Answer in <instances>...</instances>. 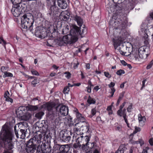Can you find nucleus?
Returning <instances> with one entry per match:
<instances>
[{"mask_svg": "<svg viewBox=\"0 0 153 153\" xmlns=\"http://www.w3.org/2000/svg\"><path fill=\"white\" fill-rule=\"evenodd\" d=\"M1 139L0 140V149L4 147L7 150L3 153H11L8 150H11L14 147L12 141L14 136L13 132L9 126L4 125L1 132Z\"/></svg>", "mask_w": 153, "mask_h": 153, "instance_id": "nucleus-1", "label": "nucleus"}, {"mask_svg": "<svg viewBox=\"0 0 153 153\" xmlns=\"http://www.w3.org/2000/svg\"><path fill=\"white\" fill-rule=\"evenodd\" d=\"M45 132L38 131L35 133L34 137L30 139L27 142L26 145V150L28 153H37L38 152V144L41 143L44 139L47 138L48 136H45Z\"/></svg>", "mask_w": 153, "mask_h": 153, "instance_id": "nucleus-2", "label": "nucleus"}, {"mask_svg": "<svg viewBox=\"0 0 153 153\" xmlns=\"http://www.w3.org/2000/svg\"><path fill=\"white\" fill-rule=\"evenodd\" d=\"M34 22V17L31 14H25L21 18L22 27L24 29L31 31L33 29Z\"/></svg>", "mask_w": 153, "mask_h": 153, "instance_id": "nucleus-3", "label": "nucleus"}, {"mask_svg": "<svg viewBox=\"0 0 153 153\" xmlns=\"http://www.w3.org/2000/svg\"><path fill=\"white\" fill-rule=\"evenodd\" d=\"M113 41L114 42V48L116 49L118 46L120 45L119 49L120 53L123 55L127 56L126 54L127 53V44H128V42H123L119 39H113Z\"/></svg>", "mask_w": 153, "mask_h": 153, "instance_id": "nucleus-4", "label": "nucleus"}, {"mask_svg": "<svg viewBox=\"0 0 153 153\" xmlns=\"http://www.w3.org/2000/svg\"><path fill=\"white\" fill-rule=\"evenodd\" d=\"M77 39L76 37L72 38V36L68 34L63 36L62 38H59V39H56L55 42H58V45L61 46L64 44H71L76 42Z\"/></svg>", "mask_w": 153, "mask_h": 153, "instance_id": "nucleus-5", "label": "nucleus"}, {"mask_svg": "<svg viewBox=\"0 0 153 153\" xmlns=\"http://www.w3.org/2000/svg\"><path fill=\"white\" fill-rule=\"evenodd\" d=\"M46 137L48 136L47 138L45 137V139H44L42 143L38 144V149H39L38 152H41V153H50L52 149L51 147L47 145L45 143H43L44 141H45L48 139V135H46V133L45 132V135Z\"/></svg>", "mask_w": 153, "mask_h": 153, "instance_id": "nucleus-6", "label": "nucleus"}, {"mask_svg": "<svg viewBox=\"0 0 153 153\" xmlns=\"http://www.w3.org/2000/svg\"><path fill=\"white\" fill-rule=\"evenodd\" d=\"M77 138L82 146V150L86 149L87 145H88L90 141V136L86 135L84 137L81 135H79Z\"/></svg>", "mask_w": 153, "mask_h": 153, "instance_id": "nucleus-7", "label": "nucleus"}, {"mask_svg": "<svg viewBox=\"0 0 153 153\" xmlns=\"http://www.w3.org/2000/svg\"><path fill=\"white\" fill-rule=\"evenodd\" d=\"M44 107H45L47 108L48 111H50L51 112H52V114H50L53 117L52 119L53 120L54 118L57 117V114L55 112H54V111H56V107L55 108V104L53 103H48V102L43 105Z\"/></svg>", "mask_w": 153, "mask_h": 153, "instance_id": "nucleus-8", "label": "nucleus"}, {"mask_svg": "<svg viewBox=\"0 0 153 153\" xmlns=\"http://www.w3.org/2000/svg\"><path fill=\"white\" fill-rule=\"evenodd\" d=\"M57 111H59L61 115L63 116H67L68 113V106L65 105H59L56 107Z\"/></svg>", "mask_w": 153, "mask_h": 153, "instance_id": "nucleus-9", "label": "nucleus"}, {"mask_svg": "<svg viewBox=\"0 0 153 153\" xmlns=\"http://www.w3.org/2000/svg\"><path fill=\"white\" fill-rule=\"evenodd\" d=\"M59 137L63 141L67 143L69 142L71 139V136L68 134L67 131H61L59 133Z\"/></svg>", "mask_w": 153, "mask_h": 153, "instance_id": "nucleus-10", "label": "nucleus"}, {"mask_svg": "<svg viewBox=\"0 0 153 153\" xmlns=\"http://www.w3.org/2000/svg\"><path fill=\"white\" fill-rule=\"evenodd\" d=\"M22 5L20 6H14L11 9V12L13 16L16 17H18L21 14L22 10L23 9Z\"/></svg>", "mask_w": 153, "mask_h": 153, "instance_id": "nucleus-11", "label": "nucleus"}, {"mask_svg": "<svg viewBox=\"0 0 153 153\" xmlns=\"http://www.w3.org/2000/svg\"><path fill=\"white\" fill-rule=\"evenodd\" d=\"M70 33L69 34L72 36V38L76 37L77 39V41L78 39L77 36L79 34H80V29L79 27L77 26H75L73 27L70 30Z\"/></svg>", "mask_w": 153, "mask_h": 153, "instance_id": "nucleus-12", "label": "nucleus"}, {"mask_svg": "<svg viewBox=\"0 0 153 153\" xmlns=\"http://www.w3.org/2000/svg\"><path fill=\"white\" fill-rule=\"evenodd\" d=\"M71 17L76 22L78 25L80 27L82 25L83 23V20L80 16L76 14H74L72 15Z\"/></svg>", "mask_w": 153, "mask_h": 153, "instance_id": "nucleus-13", "label": "nucleus"}, {"mask_svg": "<svg viewBox=\"0 0 153 153\" xmlns=\"http://www.w3.org/2000/svg\"><path fill=\"white\" fill-rule=\"evenodd\" d=\"M25 107L22 106L19 107L17 110L16 113L19 117H22L24 114L26 113Z\"/></svg>", "mask_w": 153, "mask_h": 153, "instance_id": "nucleus-14", "label": "nucleus"}, {"mask_svg": "<svg viewBox=\"0 0 153 153\" xmlns=\"http://www.w3.org/2000/svg\"><path fill=\"white\" fill-rule=\"evenodd\" d=\"M84 125H82L81 128V130H82L83 132L81 133L82 135L84 133H89L90 132L89 130V123H87L85 122L84 123Z\"/></svg>", "mask_w": 153, "mask_h": 153, "instance_id": "nucleus-15", "label": "nucleus"}, {"mask_svg": "<svg viewBox=\"0 0 153 153\" xmlns=\"http://www.w3.org/2000/svg\"><path fill=\"white\" fill-rule=\"evenodd\" d=\"M70 13L68 11H63L59 15L60 18L64 21H67L70 17Z\"/></svg>", "mask_w": 153, "mask_h": 153, "instance_id": "nucleus-16", "label": "nucleus"}, {"mask_svg": "<svg viewBox=\"0 0 153 153\" xmlns=\"http://www.w3.org/2000/svg\"><path fill=\"white\" fill-rule=\"evenodd\" d=\"M58 146V147L59 148V150H58L57 151H60L62 153H68L70 149V147L68 145H59Z\"/></svg>", "mask_w": 153, "mask_h": 153, "instance_id": "nucleus-17", "label": "nucleus"}, {"mask_svg": "<svg viewBox=\"0 0 153 153\" xmlns=\"http://www.w3.org/2000/svg\"><path fill=\"white\" fill-rule=\"evenodd\" d=\"M59 9L55 5L52 6L50 8L49 14L50 15H54L58 14Z\"/></svg>", "mask_w": 153, "mask_h": 153, "instance_id": "nucleus-18", "label": "nucleus"}, {"mask_svg": "<svg viewBox=\"0 0 153 153\" xmlns=\"http://www.w3.org/2000/svg\"><path fill=\"white\" fill-rule=\"evenodd\" d=\"M151 30L152 33L153 32V28H151ZM149 30H146L145 31V34H144V36H143V39L145 40L144 42L146 44L148 43V37L152 35V33L151 34L149 33Z\"/></svg>", "mask_w": 153, "mask_h": 153, "instance_id": "nucleus-19", "label": "nucleus"}, {"mask_svg": "<svg viewBox=\"0 0 153 153\" xmlns=\"http://www.w3.org/2000/svg\"><path fill=\"white\" fill-rule=\"evenodd\" d=\"M57 4L59 7L62 9H65L67 7V4L65 0H58Z\"/></svg>", "mask_w": 153, "mask_h": 153, "instance_id": "nucleus-20", "label": "nucleus"}, {"mask_svg": "<svg viewBox=\"0 0 153 153\" xmlns=\"http://www.w3.org/2000/svg\"><path fill=\"white\" fill-rule=\"evenodd\" d=\"M138 120L139 125L141 126H143L146 121V118L145 116H142L141 114L138 115Z\"/></svg>", "mask_w": 153, "mask_h": 153, "instance_id": "nucleus-21", "label": "nucleus"}, {"mask_svg": "<svg viewBox=\"0 0 153 153\" xmlns=\"http://www.w3.org/2000/svg\"><path fill=\"white\" fill-rule=\"evenodd\" d=\"M77 112L76 113V118L79 121L81 122L82 123H84L86 122V120L85 117L82 116V115L78 111V110H76ZM80 123V122H79Z\"/></svg>", "mask_w": 153, "mask_h": 153, "instance_id": "nucleus-22", "label": "nucleus"}, {"mask_svg": "<svg viewBox=\"0 0 153 153\" xmlns=\"http://www.w3.org/2000/svg\"><path fill=\"white\" fill-rule=\"evenodd\" d=\"M120 20L118 21V22H120V23H121L120 25L121 27H122V29L125 28L126 26L127 23V21L126 19V17H125L123 18H119V19Z\"/></svg>", "mask_w": 153, "mask_h": 153, "instance_id": "nucleus-23", "label": "nucleus"}, {"mask_svg": "<svg viewBox=\"0 0 153 153\" xmlns=\"http://www.w3.org/2000/svg\"><path fill=\"white\" fill-rule=\"evenodd\" d=\"M139 55L138 52H137V49H134V51L132 52L131 56L132 57L133 56L136 60L139 61L141 59Z\"/></svg>", "mask_w": 153, "mask_h": 153, "instance_id": "nucleus-24", "label": "nucleus"}, {"mask_svg": "<svg viewBox=\"0 0 153 153\" xmlns=\"http://www.w3.org/2000/svg\"><path fill=\"white\" fill-rule=\"evenodd\" d=\"M36 34L38 37L41 38H44L46 36V32L45 31L39 30L36 32Z\"/></svg>", "mask_w": 153, "mask_h": 153, "instance_id": "nucleus-25", "label": "nucleus"}, {"mask_svg": "<svg viewBox=\"0 0 153 153\" xmlns=\"http://www.w3.org/2000/svg\"><path fill=\"white\" fill-rule=\"evenodd\" d=\"M137 52L139 54V55L141 59L145 57V55H146V54L145 53V50L142 47L140 48L137 50Z\"/></svg>", "mask_w": 153, "mask_h": 153, "instance_id": "nucleus-26", "label": "nucleus"}, {"mask_svg": "<svg viewBox=\"0 0 153 153\" xmlns=\"http://www.w3.org/2000/svg\"><path fill=\"white\" fill-rule=\"evenodd\" d=\"M127 52L129 54L127 55H131V53L132 52L134 51V49H133V46L132 44L129 42H128V44H127Z\"/></svg>", "mask_w": 153, "mask_h": 153, "instance_id": "nucleus-27", "label": "nucleus"}, {"mask_svg": "<svg viewBox=\"0 0 153 153\" xmlns=\"http://www.w3.org/2000/svg\"><path fill=\"white\" fill-rule=\"evenodd\" d=\"M126 149L127 148L124 145H121L120 146L118 149L115 152V153H123Z\"/></svg>", "mask_w": 153, "mask_h": 153, "instance_id": "nucleus-28", "label": "nucleus"}, {"mask_svg": "<svg viewBox=\"0 0 153 153\" xmlns=\"http://www.w3.org/2000/svg\"><path fill=\"white\" fill-rule=\"evenodd\" d=\"M80 124V123L79 122H78L77 123H76L74 125V130L75 131V132H76V134L78 135H81V133L79 131V128L78 127H80V126H79L78 125H79Z\"/></svg>", "mask_w": 153, "mask_h": 153, "instance_id": "nucleus-29", "label": "nucleus"}, {"mask_svg": "<svg viewBox=\"0 0 153 153\" xmlns=\"http://www.w3.org/2000/svg\"><path fill=\"white\" fill-rule=\"evenodd\" d=\"M81 146H82L81 144L80 143V142L79 141L78 138H77L76 141V143H74L73 145V147L75 149H80Z\"/></svg>", "mask_w": 153, "mask_h": 153, "instance_id": "nucleus-30", "label": "nucleus"}, {"mask_svg": "<svg viewBox=\"0 0 153 153\" xmlns=\"http://www.w3.org/2000/svg\"><path fill=\"white\" fill-rule=\"evenodd\" d=\"M22 0H11L13 4L15 5V6H19V5L20 6H21L22 5L21 3L22 1Z\"/></svg>", "mask_w": 153, "mask_h": 153, "instance_id": "nucleus-31", "label": "nucleus"}, {"mask_svg": "<svg viewBox=\"0 0 153 153\" xmlns=\"http://www.w3.org/2000/svg\"><path fill=\"white\" fill-rule=\"evenodd\" d=\"M31 117V114L29 113L25 114L22 117V118L25 120L27 121L29 120Z\"/></svg>", "mask_w": 153, "mask_h": 153, "instance_id": "nucleus-32", "label": "nucleus"}, {"mask_svg": "<svg viewBox=\"0 0 153 153\" xmlns=\"http://www.w3.org/2000/svg\"><path fill=\"white\" fill-rule=\"evenodd\" d=\"M27 130L21 129L20 130L19 133H21L20 138L24 139L26 136Z\"/></svg>", "mask_w": 153, "mask_h": 153, "instance_id": "nucleus-33", "label": "nucleus"}, {"mask_svg": "<svg viewBox=\"0 0 153 153\" xmlns=\"http://www.w3.org/2000/svg\"><path fill=\"white\" fill-rule=\"evenodd\" d=\"M87 102L90 104H94L96 103V100L92 98L90 96H89Z\"/></svg>", "mask_w": 153, "mask_h": 153, "instance_id": "nucleus-34", "label": "nucleus"}, {"mask_svg": "<svg viewBox=\"0 0 153 153\" xmlns=\"http://www.w3.org/2000/svg\"><path fill=\"white\" fill-rule=\"evenodd\" d=\"M44 114V113L43 112L40 111L35 114V117L38 119H40Z\"/></svg>", "mask_w": 153, "mask_h": 153, "instance_id": "nucleus-35", "label": "nucleus"}, {"mask_svg": "<svg viewBox=\"0 0 153 153\" xmlns=\"http://www.w3.org/2000/svg\"><path fill=\"white\" fill-rule=\"evenodd\" d=\"M38 109V107L36 105H30L28 106V109L30 111H34Z\"/></svg>", "mask_w": 153, "mask_h": 153, "instance_id": "nucleus-36", "label": "nucleus"}, {"mask_svg": "<svg viewBox=\"0 0 153 153\" xmlns=\"http://www.w3.org/2000/svg\"><path fill=\"white\" fill-rule=\"evenodd\" d=\"M3 76L4 78H5L7 77H12L13 76V74L10 72H5Z\"/></svg>", "mask_w": 153, "mask_h": 153, "instance_id": "nucleus-37", "label": "nucleus"}, {"mask_svg": "<svg viewBox=\"0 0 153 153\" xmlns=\"http://www.w3.org/2000/svg\"><path fill=\"white\" fill-rule=\"evenodd\" d=\"M69 26L68 25H67L66 27H65V28L63 29V30L62 31V33L63 34H66L67 33V32L69 31Z\"/></svg>", "mask_w": 153, "mask_h": 153, "instance_id": "nucleus-38", "label": "nucleus"}, {"mask_svg": "<svg viewBox=\"0 0 153 153\" xmlns=\"http://www.w3.org/2000/svg\"><path fill=\"white\" fill-rule=\"evenodd\" d=\"M126 103V102H125L122 103V105L120 106V109L118 110L117 112V113H118V114H120V113L121 111H122V109Z\"/></svg>", "mask_w": 153, "mask_h": 153, "instance_id": "nucleus-39", "label": "nucleus"}, {"mask_svg": "<svg viewBox=\"0 0 153 153\" xmlns=\"http://www.w3.org/2000/svg\"><path fill=\"white\" fill-rule=\"evenodd\" d=\"M94 146V144L93 143L88 142V145H87L86 149H91Z\"/></svg>", "mask_w": 153, "mask_h": 153, "instance_id": "nucleus-40", "label": "nucleus"}, {"mask_svg": "<svg viewBox=\"0 0 153 153\" xmlns=\"http://www.w3.org/2000/svg\"><path fill=\"white\" fill-rule=\"evenodd\" d=\"M83 28L82 29V32L81 30H80V34H79V35L81 34H86L87 33V29L85 27H82Z\"/></svg>", "mask_w": 153, "mask_h": 153, "instance_id": "nucleus-41", "label": "nucleus"}, {"mask_svg": "<svg viewBox=\"0 0 153 153\" xmlns=\"http://www.w3.org/2000/svg\"><path fill=\"white\" fill-rule=\"evenodd\" d=\"M125 73V71L122 69H120L118 70L116 72L117 74L119 76H121V75L124 74Z\"/></svg>", "mask_w": 153, "mask_h": 153, "instance_id": "nucleus-42", "label": "nucleus"}, {"mask_svg": "<svg viewBox=\"0 0 153 153\" xmlns=\"http://www.w3.org/2000/svg\"><path fill=\"white\" fill-rule=\"evenodd\" d=\"M96 109L95 108H92L91 110V115L90 116L91 117L94 116L96 113Z\"/></svg>", "mask_w": 153, "mask_h": 153, "instance_id": "nucleus-43", "label": "nucleus"}, {"mask_svg": "<svg viewBox=\"0 0 153 153\" xmlns=\"http://www.w3.org/2000/svg\"><path fill=\"white\" fill-rule=\"evenodd\" d=\"M38 81L37 78L34 79L31 82V85H33V87H35L36 84L38 83Z\"/></svg>", "mask_w": 153, "mask_h": 153, "instance_id": "nucleus-44", "label": "nucleus"}, {"mask_svg": "<svg viewBox=\"0 0 153 153\" xmlns=\"http://www.w3.org/2000/svg\"><path fill=\"white\" fill-rule=\"evenodd\" d=\"M8 68V67L2 66L1 67V71L4 74L5 72H7L6 71L7 70Z\"/></svg>", "mask_w": 153, "mask_h": 153, "instance_id": "nucleus-45", "label": "nucleus"}, {"mask_svg": "<svg viewBox=\"0 0 153 153\" xmlns=\"http://www.w3.org/2000/svg\"><path fill=\"white\" fill-rule=\"evenodd\" d=\"M14 131L15 133V134L16 135V137L17 138H19V135H20L21 134V133H19H19L18 132V131L16 129V126H15L14 127Z\"/></svg>", "mask_w": 153, "mask_h": 153, "instance_id": "nucleus-46", "label": "nucleus"}, {"mask_svg": "<svg viewBox=\"0 0 153 153\" xmlns=\"http://www.w3.org/2000/svg\"><path fill=\"white\" fill-rule=\"evenodd\" d=\"M69 87L66 86L64 88L63 92L65 94L68 93V92L69 91Z\"/></svg>", "mask_w": 153, "mask_h": 153, "instance_id": "nucleus-47", "label": "nucleus"}, {"mask_svg": "<svg viewBox=\"0 0 153 153\" xmlns=\"http://www.w3.org/2000/svg\"><path fill=\"white\" fill-rule=\"evenodd\" d=\"M153 65V59L149 63V65L147 66L146 68L147 69H150Z\"/></svg>", "mask_w": 153, "mask_h": 153, "instance_id": "nucleus-48", "label": "nucleus"}, {"mask_svg": "<svg viewBox=\"0 0 153 153\" xmlns=\"http://www.w3.org/2000/svg\"><path fill=\"white\" fill-rule=\"evenodd\" d=\"M65 77L69 79L71 77V74L69 72H66L65 73Z\"/></svg>", "mask_w": 153, "mask_h": 153, "instance_id": "nucleus-49", "label": "nucleus"}, {"mask_svg": "<svg viewBox=\"0 0 153 153\" xmlns=\"http://www.w3.org/2000/svg\"><path fill=\"white\" fill-rule=\"evenodd\" d=\"M10 94L8 91H7L4 94V97L6 99L7 97H9Z\"/></svg>", "mask_w": 153, "mask_h": 153, "instance_id": "nucleus-50", "label": "nucleus"}, {"mask_svg": "<svg viewBox=\"0 0 153 153\" xmlns=\"http://www.w3.org/2000/svg\"><path fill=\"white\" fill-rule=\"evenodd\" d=\"M104 75L105 76L108 78H110L111 77V75L109 74L108 72H104Z\"/></svg>", "mask_w": 153, "mask_h": 153, "instance_id": "nucleus-51", "label": "nucleus"}, {"mask_svg": "<svg viewBox=\"0 0 153 153\" xmlns=\"http://www.w3.org/2000/svg\"><path fill=\"white\" fill-rule=\"evenodd\" d=\"M141 131V129L140 128L135 126V130L134 132L135 133H137V132L140 131Z\"/></svg>", "mask_w": 153, "mask_h": 153, "instance_id": "nucleus-52", "label": "nucleus"}, {"mask_svg": "<svg viewBox=\"0 0 153 153\" xmlns=\"http://www.w3.org/2000/svg\"><path fill=\"white\" fill-rule=\"evenodd\" d=\"M31 73H32V74L33 75H39V74L36 71L34 70H32L31 71Z\"/></svg>", "mask_w": 153, "mask_h": 153, "instance_id": "nucleus-53", "label": "nucleus"}, {"mask_svg": "<svg viewBox=\"0 0 153 153\" xmlns=\"http://www.w3.org/2000/svg\"><path fill=\"white\" fill-rule=\"evenodd\" d=\"M124 0H113V1L114 3H117L119 4L121 3Z\"/></svg>", "mask_w": 153, "mask_h": 153, "instance_id": "nucleus-54", "label": "nucleus"}, {"mask_svg": "<svg viewBox=\"0 0 153 153\" xmlns=\"http://www.w3.org/2000/svg\"><path fill=\"white\" fill-rule=\"evenodd\" d=\"M5 100L7 102H10L11 103H12L13 102V100L10 97L6 98Z\"/></svg>", "mask_w": 153, "mask_h": 153, "instance_id": "nucleus-55", "label": "nucleus"}, {"mask_svg": "<svg viewBox=\"0 0 153 153\" xmlns=\"http://www.w3.org/2000/svg\"><path fill=\"white\" fill-rule=\"evenodd\" d=\"M149 149L148 147H147L143 150L142 153H147V151Z\"/></svg>", "mask_w": 153, "mask_h": 153, "instance_id": "nucleus-56", "label": "nucleus"}, {"mask_svg": "<svg viewBox=\"0 0 153 153\" xmlns=\"http://www.w3.org/2000/svg\"><path fill=\"white\" fill-rule=\"evenodd\" d=\"M79 64V63L77 61H76V63H74V69L76 68L78 66V65Z\"/></svg>", "mask_w": 153, "mask_h": 153, "instance_id": "nucleus-57", "label": "nucleus"}, {"mask_svg": "<svg viewBox=\"0 0 153 153\" xmlns=\"http://www.w3.org/2000/svg\"><path fill=\"white\" fill-rule=\"evenodd\" d=\"M124 94L123 93L120 94L118 99L121 100L124 96Z\"/></svg>", "mask_w": 153, "mask_h": 153, "instance_id": "nucleus-58", "label": "nucleus"}, {"mask_svg": "<svg viewBox=\"0 0 153 153\" xmlns=\"http://www.w3.org/2000/svg\"><path fill=\"white\" fill-rule=\"evenodd\" d=\"M132 108V105H129L128 108H127V111L128 112H130L131 111V109Z\"/></svg>", "mask_w": 153, "mask_h": 153, "instance_id": "nucleus-59", "label": "nucleus"}, {"mask_svg": "<svg viewBox=\"0 0 153 153\" xmlns=\"http://www.w3.org/2000/svg\"><path fill=\"white\" fill-rule=\"evenodd\" d=\"M117 113V115L120 117H122V116L123 115V114H126V113L123 112V111H122H122H121L120 113V115H119L120 114H118V113Z\"/></svg>", "mask_w": 153, "mask_h": 153, "instance_id": "nucleus-60", "label": "nucleus"}, {"mask_svg": "<svg viewBox=\"0 0 153 153\" xmlns=\"http://www.w3.org/2000/svg\"><path fill=\"white\" fill-rule=\"evenodd\" d=\"M149 142L151 145H153V138L150 139L149 140Z\"/></svg>", "mask_w": 153, "mask_h": 153, "instance_id": "nucleus-61", "label": "nucleus"}, {"mask_svg": "<svg viewBox=\"0 0 153 153\" xmlns=\"http://www.w3.org/2000/svg\"><path fill=\"white\" fill-rule=\"evenodd\" d=\"M146 81V79H144L142 81V86L141 88V89H142L143 88H144L145 87V84Z\"/></svg>", "mask_w": 153, "mask_h": 153, "instance_id": "nucleus-62", "label": "nucleus"}, {"mask_svg": "<svg viewBox=\"0 0 153 153\" xmlns=\"http://www.w3.org/2000/svg\"><path fill=\"white\" fill-rule=\"evenodd\" d=\"M115 85V83L114 82H111L110 84L108 85V86L110 88L113 87Z\"/></svg>", "mask_w": 153, "mask_h": 153, "instance_id": "nucleus-63", "label": "nucleus"}, {"mask_svg": "<svg viewBox=\"0 0 153 153\" xmlns=\"http://www.w3.org/2000/svg\"><path fill=\"white\" fill-rule=\"evenodd\" d=\"M91 86H88V87L87 88V91L88 93H91Z\"/></svg>", "mask_w": 153, "mask_h": 153, "instance_id": "nucleus-64", "label": "nucleus"}]
</instances>
